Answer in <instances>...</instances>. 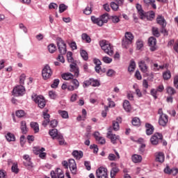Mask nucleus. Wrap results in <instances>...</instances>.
I'll use <instances>...</instances> for the list:
<instances>
[{"label": "nucleus", "instance_id": "obj_60", "mask_svg": "<svg viewBox=\"0 0 178 178\" xmlns=\"http://www.w3.org/2000/svg\"><path fill=\"white\" fill-rule=\"evenodd\" d=\"M90 148L93 149L94 154H98V146L97 145H91Z\"/></svg>", "mask_w": 178, "mask_h": 178}, {"label": "nucleus", "instance_id": "obj_32", "mask_svg": "<svg viewBox=\"0 0 178 178\" xmlns=\"http://www.w3.org/2000/svg\"><path fill=\"white\" fill-rule=\"evenodd\" d=\"M58 112L63 119H69V113L67 111L59 110Z\"/></svg>", "mask_w": 178, "mask_h": 178}, {"label": "nucleus", "instance_id": "obj_62", "mask_svg": "<svg viewBox=\"0 0 178 178\" xmlns=\"http://www.w3.org/2000/svg\"><path fill=\"white\" fill-rule=\"evenodd\" d=\"M108 161H116L117 157L114 154H109L108 156Z\"/></svg>", "mask_w": 178, "mask_h": 178}, {"label": "nucleus", "instance_id": "obj_52", "mask_svg": "<svg viewBox=\"0 0 178 178\" xmlns=\"http://www.w3.org/2000/svg\"><path fill=\"white\" fill-rule=\"evenodd\" d=\"M66 9H67V6L66 5H65L64 3L60 4V6H59V13H63V12H65V10H66Z\"/></svg>", "mask_w": 178, "mask_h": 178}, {"label": "nucleus", "instance_id": "obj_7", "mask_svg": "<svg viewBox=\"0 0 178 178\" xmlns=\"http://www.w3.org/2000/svg\"><path fill=\"white\" fill-rule=\"evenodd\" d=\"M163 140V136L162 134L156 133L150 138V143L152 145H158L160 143H162Z\"/></svg>", "mask_w": 178, "mask_h": 178}, {"label": "nucleus", "instance_id": "obj_14", "mask_svg": "<svg viewBox=\"0 0 178 178\" xmlns=\"http://www.w3.org/2000/svg\"><path fill=\"white\" fill-rule=\"evenodd\" d=\"M23 159H24V165L28 169H31L33 168V163L31 162V158H30V156L29 154H24L23 156Z\"/></svg>", "mask_w": 178, "mask_h": 178}, {"label": "nucleus", "instance_id": "obj_50", "mask_svg": "<svg viewBox=\"0 0 178 178\" xmlns=\"http://www.w3.org/2000/svg\"><path fill=\"white\" fill-rule=\"evenodd\" d=\"M26 115V113L23 110H19L16 112V116L17 118H23Z\"/></svg>", "mask_w": 178, "mask_h": 178}, {"label": "nucleus", "instance_id": "obj_4", "mask_svg": "<svg viewBox=\"0 0 178 178\" xmlns=\"http://www.w3.org/2000/svg\"><path fill=\"white\" fill-rule=\"evenodd\" d=\"M31 98L33 101L38 104L40 109H44V108H45L47 102H45V98H44L43 96L33 94L32 95Z\"/></svg>", "mask_w": 178, "mask_h": 178}, {"label": "nucleus", "instance_id": "obj_19", "mask_svg": "<svg viewBox=\"0 0 178 178\" xmlns=\"http://www.w3.org/2000/svg\"><path fill=\"white\" fill-rule=\"evenodd\" d=\"M156 22L158 24L161 26V27H166V20L165 19V17H163L162 15H159L157 17Z\"/></svg>", "mask_w": 178, "mask_h": 178}, {"label": "nucleus", "instance_id": "obj_21", "mask_svg": "<svg viewBox=\"0 0 178 178\" xmlns=\"http://www.w3.org/2000/svg\"><path fill=\"white\" fill-rule=\"evenodd\" d=\"M49 136H51V138H53V140H55L58 138V136L59 135H61L62 134L59 133L58 131V129H50L49 131Z\"/></svg>", "mask_w": 178, "mask_h": 178}, {"label": "nucleus", "instance_id": "obj_63", "mask_svg": "<svg viewBox=\"0 0 178 178\" xmlns=\"http://www.w3.org/2000/svg\"><path fill=\"white\" fill-rule=\"evenodd\" d=\"M51 127H56L58 126V121L56 120H53L50 122Z\"/></svg>", "mask_w": 178, "mask_h": 178}, {"label": "nucleus", "instance_id": "obj_61", "mask_svg": "<svg viewBox=\"0 0 178 178\" xmlns=\"http://www.w3.org/2000/svg\"><path fill=\"white\" fill-rule=\"evenodd\" d=\"M103 62H104V63H111L112 62V58L108 57V56H104L102 58Z\"/></svg>", "mask_w": 178, "mask_h": 178}, {"label": "nucleus", "instance_id": "obj_16", "mask_svg": "<svg viewBox=\"0 0 178 178\" xmlns=\"http://www.w3.org/2000/svg\"><path fill=\"white\" fill-rule=\"evenodd\" d=\"M149 47H150V51L154 52V51H156V38L154 37H151L148 40Z\"/></svg>", "mask_w": 178, "mask_h": 178}, {"label": "nucleus", "instance_id": "obj_24", "mask_svg": "<svg viewBox=\"0 0 178 178\" xmlns=\"http://www.w3.org/2000/svg\"><path fill=\"white\" fill-rule=\"evenodd\" d=\"M156 162H160V163L165 162V154L161 152H158L156 155Z\"/></svg>", "mask_w": 178, "mask_h": 178}, {"label": "nucleus", "instance_id": "obj_9", "mask_svg": "<svg viewBox=\"0 0 178 178\" xmlns=\"http://www.w3.org/2000/svg\"><path fill=\"white\" fill-rule=\"evenodd\" d=\"M97 178H108V169L100 167L96 170Z\"/></svg>", "mask_w": 178, "mask_h": 178}, {"label": "nucleus", "instance_id": "obj_3", "mask_svg": "<svg viewBox=\"0 0 178 178\" xmlns=\"http://www.w3.org/2000/svg\"><path fill=\"white\" fill-rule=\"evenodd\" d=\"M99 45L105 54H107L109 56H112L113 55V47H112L111 44H109L106 40H101L99 42Z\"/></svg>", "mask_w": 178, "mask_h": 178}, {"label": "nucleus", "instance_id": "obj_15", "mask_svg": "<svg viewBox=\"0 0 178 178\" xmlns=\"http://www.w3.org/2000/svg\"><path fill=\"white\" fill-rule=\"evenodd\" d=\"M168 122L169 119L166 114H162L161 115L159 116V124H160V126H163V127H165V126L168 124Z\"/></svg>", "mask_w": 178, "mask_h": 178}, {"label": "nucleus", "instance_id": "obj_48", "mask_svg": "<svg viewBox=\"0 0 178 178\" xmlns=\"http://www.w3.org/2000/svg\"><path fill=\"white\" fill-rule=\"evenodd\" d=\"M120 6L117 4L115 1H112L111 3V9H113V10H115V11L118 10Z\"/></svg>", "mask_w": 178, "mask_h": 178}, {"label": "nucleus", "instance_id": "obj_58", "mask_svg": "<svg viewBox=\"0 0 178 178\" xmlns=\"http://www.w3.org/2000/svg\"><path fill=\"white\" fill-rule=\"evenodd\" d=\"M116 72H115V70L110 69L107 71L106 72V76H108V77H113V76L115 74Z\"/></svg>", "mask_w": 178, "mask_h": 178}, {"label": "nucleus", "instance_id": "obj_34", "mask_svg": "<svg viewBox=\"0 0 178 178\" xmlns=\"http://www.w3.org/2000/svg\"><path fill=\"white\" fill-rule=\"evenodd\" d=\"M146 5H152L153 9H156V4H155V0H143Z\"/></svg>", "mask_w": 178, "mask_h": 178}, {"label": "nucleus", "instance_id": "obj_45", "mask_svg": "<svg viewBox=\"0 0 178 178\" xmlns=\"http://www.w3.org/2000/svg\"><path fill=\"white\" fill-rule=\"evenodd\" d=\"M132 124L133 126H140L141 124V122H140V118L135 117L132 120Z\"/></svg>", "mask_w": 178, "mask_h": 178}, {"label": "nucleus", "instance_id": "obj_17", "mask_svg": "<svg viewBox=\"0 0 178 178\" xmlns=\"http://www.w3.org/2000/svg\"><path fill=\"white\" fill-rule=\"evenodd\" d=\"M138 67L142 73H147L148 72V67L144 60H140L138 63Z\"/></svg>", "mask_w": 178, "mask_h": 178}, {"label": "nucleus", "instance_id": "obj_42", "mask_svg": "<svg viewBox=\"0 0 178 178\" xmlns=\"http://www.w3.org/2000/svg\"><path fill=\"white\" fill-rule=\"evenodd\" d=\"M11 170L13 173H15L16 175L19 173V167L17 166V163H14L13 164V166L11 167Z\"/></svg>", "mask_w": 178, "mask_h": 178}, {"label": "nucleus", "instance_id": "obj_39", "mask_svg": "<svg viewBox=\"0 0 178 178\" xmlns=\"http://www.w3.org/2000/svg\"><path fill=\"white\" fill-rule=\"evenodd\" d=\"M166 91L169 95H175L176 92V90L173 88V87L168 86L166 88Z\"/></svg>", "mask_w": 178, "mask_h": 178}, {"label": "nucleus", "instance_id": "obj_26", "mask_svg": "<svg viewBox=\"0 0 178 178\" xmlns=\"http://www.w3.org/2000/svg\"><path fill=\"white\" fill-rule=\"evenodd\" d=\"M123 108L124 109L125 112H131V105H130V102L128 100H124L123 102Z\"/></svg>", "mask_w": 178, "mask_h": 178}, {"label": "nucleus", "instance_id": "obj_20", "mask_svg": "<svg viewBox=\"0 0 178 178\" xmlns=\"http://www.w3.org/2000/svg\"><path fill=\"white\" fill-rule=\"evenodd\" d=\"M70 72H72V73H74V77H78L80 73V71L79 70V68L76 67V64H70Z\"/></svg>", "mask_w": 178, "mask_h": 178}, {"label": "nucleus", "instance_id": "obj_37", "mask_svg": "<svg viewBox=\"0 0 178 178\" xmlns=\"http://www.w3.org/2000/svg\"><path fill=\"white\" fill-rule=\"evenodd\" d=\"M172 77V74L170 73V71L167 70L163 73V78L165 80H169Z\"/></svg>", "mask_w": 178, "mask_h": 178}, {"label": "nucleus", "instance_id": "obj_35", "mask_svg": "<svg viewBox=\"0 0 178 178\" xmlns=\"http://www.w3.org/2000/svg\"><path fill=\"white\" fill-rule=\"evenodd\" d=\"M81 38L88 44H90V42H91V38H90V36L87 33H83L81 35Z\"/></svg>", "mask_w": 178, "mask_h": 178}, {"label": "nucleus", "instance_id": "obj_12", "mask_svg": "<svg viewBox=\"0 0 178 178\" xmlns=\"http://www.w3.org/2000/svg\"><path fill=\"white\" fill-rule=\"evenodd\" d=\"M69 168L72 175H76L77 165L76 164V161H74V159H70L69 160Z\"/></svg>", "mask_w": 178, "mask_h": 178}, {"label": "nucleus", "instance_id": "obj_6", "mask_svg": "<svg viewBox=\"0 0 178 178\" xmlns=\"http://www.w3.org/2000/svg\"><path fill=\"white\" fill-rule=\"evenodd\" d=\"M56 41L60 54L61 55H65L66 52H67V49H66V44L65 43V41H63L60 38H58Z\"/></svg>", "mask_w": 178, "mask_h": 178}, {"label": "nucleus", "instance_id": "obj_28", "mask_svg": "<svg viewBox=\"0 0 178 178\" xmlns=\"http://www.w3.org/2000/svg\"><path fill=\"white\" fill-rule=\"evenodd\" d=\"M31 129H33L35 134H37L40 131V125L35 122H31L30 123Z\"/></svg>", "mask_w": 178, "mask_h": 178}, {"label": "nucleus", "instance_id": "obj_38", "mask_svg": "<svg viewBox=\"0 0 178 178\" xmlns=\"http://www.w3.org/2000/svg\"><path fill=\"white\" fill-rule=\"evenodd\" d=\"M80 54L83 60H88V53H87L86 50H81Z\"/></svg>", "mask_w": 178, "mask_h": 178}, {"label": "nucleus", "instance_id": "obj_33", "mask_svg": "<svg viewBox=\"0 0 178 178\" xmlns=\"http://www.w3.org/2000/svg\"><path fill=\"white\" fill-rule=\"evenodd\" d=\"M134 70H136V62L134 60H131L128 67V72L131 73V72H134Z\"/></svg>", "mask_w": 178, "mask_h": 178}, {"label": "nucleus", "instance_id": "obj_36", "mask_svg": "<svg viewBox=\"0 0 178 178\" xmlns=\"http://www.w3.org/2000/svg\"><path fill=\"white\" fill-rule=\"evenodd\" d=\"M90 84L92 87H99L101 86L99 81L94 79H90Z\"/></svg>", "mask_w": 178, "mask_h": 178}, {"label": "nucleus", "instance_id": "obj_2", "mask_svg": "<svg viewBox=\"0 0 178 178\" xmlns=\"http://www.w3.org/2000/svg\"><path fill=\"white\" fill-rule=\"evenodd\" d=\"M133 40H134V35H133V33H131V32H126L124 38H122V48L127 49V48H129V45L132 44Z\"/></svg>", "mask_w": 178, "mask_h": 178}, {"label": "nucleus", "instance_id": "obj_29", "mask_svg": "<svg viewBox=\"0 0 178 178\" xmlns=\"http://www.w3.org/2000/svg\"><path fill=\"white\" fill-rule=\"evenodd\" d=\"M132 161L133 162H134V163H140V162L143 161V157L141 156V155L134 154L132 156Z\"/></svg>", "mask_w": 178, "mask_h": 178}, {"label": "nucleus", "instance_id": "obj_10", "mask_svg": "<svg viewBox=\"0 0 178 178\" xmlns=\"http://www.w3.org/2000/svg\"><path fill=\"white\" fill-rule=\"evenodd\" d=\"M111 130H112V127H110L107 132V137L108 138H110L112 144H116L117 140H120V136H117L116 134H112Z\"/></svg>", "mask_w": 178, "mask_h": 178}, {"label": "nucleus", "instance_id": "obj_64", "mask_svg": "<svg viewBox=\"0 0 178 178\" xmlns=\"http://www.w3.org/2000/svg\"><path fill=\"white\" fill-rule=\"evenodd\" d=\"M0 178H6V172L3 170H0Z\"/></svg>", "mask_w": 178, "mask_h": 178}, {"label": "nucleus", "instance_id": "obj_1", "mask_svg": "<svg viewBox=\"0 0 178 178\" xmlns=\"http://www.w3.org/2000/svg\"><path fill=\"white\" fill-rule=\"evenodd\" d=\"M90 19L94 24H97V26H99V27H102L104 24L108 23V21L109 20V14L104 13L99 17H96L95 16L92 15L91 16Z\"/></svg>", "mask_w": 178, "mask_h": 178}, {"label": "nucleus", "instance_id": "obj_47", "mask_svg": "<svg viewBox=\"0 0 178 178\" xmlns=\"http://www.w3.org/2000/svg\"><path fill=\"white\" fill-rule=\"evenodd\" d=\"M56 140H58L60 145H63V144H65V138H63V135H62V134L58 136Z\"/></svg>", "mask_w": 178, "mask_h": 178}, {"label": "nucleus", "instance_id": "obj_49", "mask_svg": "<svg viewBox=\"0 0 178 178\" xmlns=\"http://www.w3.org/2000/svg\"><path fill=\"white\" fill-rule=\"evenodd\" d=\"M49 97L51 98V99H56L58 95H56V92L50 90L49 92Z\"/></svg>", "mask_w": 178, "mask_h": 178}, {"label": "nucleus", "instance_id": "obj_59", "mask_svg": "<svg viewBox=\"0 0 178 178\" xmlns=\"http://www.w3.org/2000/svg\"><path fill=\"white\" fill-rule=\"evenodd\" d=\"M89 86H91V79L83 81V88H87V87H89Z\"/></svg>", "mask_w": 178, "mask_h": 178}, {"label": "nucleus", "instance_id": "obj_46", "mask_svg": "<svg viewBox=\"0 0 178 178\" xmlns=\"http://www.w3.org/2000/svg\"><path fill=\"white\" fill-rule=\"evenodd\" d=\"M48 49H49V52H50V54H54V52H55V51H56V46H55L54 44H50L48 46Z\"/></svg>", "mask_w": 178, "mask_h": 178}, {"label": "nucleus", "instance_id": "obj_18", "mask_svg": "<svg viewBox=\"0 0 178 178\" xmlns=\"http://www.w3.org/2000/svg\"><path fill=\"white\" fill-rule=\"evenodd\" d=\"M143 20H149L150 22H152L154 19H155V13L154 11H149L148 13H144L143 14Z\"/></svg>", "mask_w": 178, "mask_h": 178}, {"label": "nucleus", "instance_id": "obj_11", "mask_svg": "<svg viewBox=\"0 0 178 178\" xmlns=\"http://www.w3.org/2000/svg\"><path fill=\"white\" fill-rule=\"evenodd\" d=\"M50 175L51 178H65L63 171L60 168H57L55 171H51Z\"/></svg>", "mask_w": 178, "mask_h": 178}, {"label": "nucleus", "instance_id": "obj_56", "mask_svg": "<svg viewBox=\"0 0 178 178\" xmlns=\"http://www.w3.org/2000/svg\"><path fill=\"white\" fill-rule=\"evenodd\" d=\"M92 13V10L91 9V7L88 6L85 8V10H83V13L85 15H91V13Z\"/></svg>", "mask_w": 178, "mask_h": 178}, {"label": "nucleus", "instance_id": "obj_8", "mask_svg": "<svg viewBox=\"0 0 178 178\" xmlns=\"http://www.w3.org/2000/svg\"><path fill=\"white\" fill-rule=\"evenodd\" d=\"M13 94L15 97H23L26 94V88L22 85L17 86L13 88Z\"/></svg>", "mask_w": 178, "mask_h": 178}, {"label": "nucleus", "instance_id": "obj_53", "mask_svg": "<svg viewBox=\"0 0 178 178\" xmlns=\"http://www.w3.org/2000/svg\"><path fill=\"white\" fill-rule=\"evenodd\" d=\"M111 22H113V23H119V22H120V18H119V17H118V15H113L111 17Z\"/></svg>", "mask_w": 178, "mask_h": 178}, {"label": "nucleus", "instance_id": "obj_5", "mask_svg": "<svg viewBox=\"0 0 178 178\" xmlns=\"http://www.w3.org/2000/svg\"><path fill=\"white\" fill-rule=\"evenodd\" d=\"M52 69L49 65H45L42 70V76L44 80H48L51 79L53 74Z\"/></svg>", "mask_w": 178, "mask_h": 178}, {"label": "nucleus", "instance_id": "obj_57", "mask_svg": "<svg viewBox=\"0 0 178 178\" xmlns=\"http://www.w3.org/2000/svg\"><path fill=\"white\" fill-rule=\"evenodd\" d=\"M174 87L178 90V75H175L173 79Z\"/></svg>", "mask_w": 178, "mask_h": 178}, {"label": "nucleus", "instance_id": "obj_44", "mask_svg": "<svg viewBox=\"0 0 178 178\" xmlns=\"http://www.w3.org/2000/svg\"><path fill=\"white\" fill-rule=\"evenodd\" d=\"M152 34L154 35V37H159L161 35V33H159V29H158L157 27H152Z\"/></svg>", "mask_w": 178, "mask_h": 178}, {"label": "nucleus", "instance_id": "obj_27", "mask_svg": "<svg viewBox=\"0 0 178 178\" xmlns=\"http://www.w3.org/2000/svg\"><path fill=\"white\" fill-rule=\"evenodd\" d=\"M72 155L75 158V159H81L83 158V152L79 150H74Z\"/></svg>", "mask_w": 178, "mask_h": 178}, {"label": "nucleus", "instance_id": "obj_43", "mask_svg": "<svg viewBox=\"0 0 178 178\" xmlns=\"http://www.w3.org/2000/svg\"><path fill=\"white\" fill-rule=\"evenodd\" d=\"M120 127L119 126V122L118 121H113V130L114 131H118L120 130Z\"/></svg>", "mask_w": 178, "mask_h": 178}, {"label": "nucleus", "instance_id": "obj_22", "mask_svg": "<svg viewBox=\"0 0 178 178\" xmlns=\"http://www.w3.org/2000/svg\"><path fill=\"white\" fill-rule=\"evenodd\" d=\"M20 129L22 134H27L29 129L27 128V123L26 122V121H22L20 122Z\"/></svg>", "mask_w": 178, "mask_h": 178}, {"label": "nucleus", "instance_id": "obj_54", "mask_svg": "<svg viewBox=\"0 0 178 178\" xmlns=\"http://www.w3.org/2000/svg\"><path fill=\"white\" fill-rule=\"evenodd\" d=\"M72 84H74V87L75 88L76 90L80 87V83L79 81L76 79L72 80Z\"/></svg>", "mask_w": 178, "mask_h": 178}, {"label": "nucleus", "instance_id": "obj_40", "mask_svg": "<svg viewBox=\"0 0 178 178\" xmlns=\"http://www.w3.org/2000/svg\"><path fill=\"white\" fill-rule=\"evenodd\" d=\"M67 58L68 62H70V63H73L74 62V59H73V53H72L71 51H68L67 53Z\"/></svg>", "mask_w": 178, "mask_h": 178}, {"label": "nucleus", "instance_id": "obj_51", "mask_svg": "<svg viewBox=\"0 0 178 178\" xmlns=\"http://www.w3.org/2000/svg\"><path fill=\"white\" fill-rule=\"evenodd\" d=\"M59 79H56L54 80L53 83L51 85V88H58V86H59Z\"/></svg>", "mask_w": 178, "mask_h": 178}, {"label": "nucleus", "instance_id": "obj_30", "mask_svg": "<svg viewBox=\"0 0 178 178\" xmlns=\"http://www.w3.org/2000/svg\"><path fill=\"white\" fill-rule=\"evenodd\" d=\"M5 138H6L7 141H8V143H10L11 141H15L16 140L15 135L10 132L7 133V134L5 136Z\"/></svg>", "mask_w": 178, "mask_h": 178}, {"label": "nucleus", "instance_id": "obj_55", "mask_svg": "<svg viewBox=\"0 0 178 178\" xmlns=\"http://www.w3.org/2000/svg\"><path fill=\"white\" fill-rule=\"evenodd\" d=\"M143 47H144V43L143 42L142 40H138L136 42V48H137V49L140 50V49H141V48H143Z\"/></svg>", "mask_w": 178, "mask_h": 178}, {"label": "nucleus", "instance_id": "obj_13", "mask_svg": "<svg viewBox=\"0 0 178 178\" xmlns=\"http://www.w3.org/2000/svg\"><path fill=\"white\" fill-rule=\"evenodd\" d=\"M111 170L110 172V176L111 178H115V176H116V175H118V173H119L120 170L119 169V167L117 166L116 163H111Z\"/></svg>", "mask_w": 178, "mask_h": 178}, {"label": "nucleus", "instance_id": "obj_31", "mask_svg": "<svg viewBox=\"0 0 178 178\" xmlns=\"http://www.w3.org/2000/svg\"><path fill=\"white\" fill-rule=\"evenodd\" d=\"M61 77L63 80H73L74 76L72 73H65L61 75Z\"/></svg>", "mask_w": 178, "mask_h": 178}, {"label": "nucleus", "instance_id": "obj_25", "mask_svg": "<svg viewBox=\"0 0 178 178\" xmlns=\"http://www.w3.org/2000/svg\"><path fill=\"white\" fill-rule=\"evenodd\" d=\"M136 9L140 16V19L144 20V10H143V6L140 4H136Z\"/></svg>", "mask_w": 178, "mask_h": 178}, {"label": "nucleus", "instance_id": "obj_41", "mask_svg": "<svg viewBox=\"0 0 178 178\" xmlns=\"http://www.w3.org/2000/svg\"><path fill=\"white\" fill-rule=\"evenodd\" d=\"M45 151V148L42 147L40 149V147H34L33 148V152L35 154V155H40L41 152H44Z\"/></svg>", "mask_w": 178, "mask_h": 178}, {"label": "nucleus", "instance_id": "obj_23", "mask_svg": "<svg viewBox=\"0 0 178 178\" xmlns=\"http://www.w3.org/2000/svg\"><path fill=\"white\" fill-rule=\"evenodd\" d=\"M145 127H146V134L147 136H151L152 133H154V126L149 123H146L145 124Z\"/></svg>", "mask_w": 178, "mask_h": 178}]
</instances>
